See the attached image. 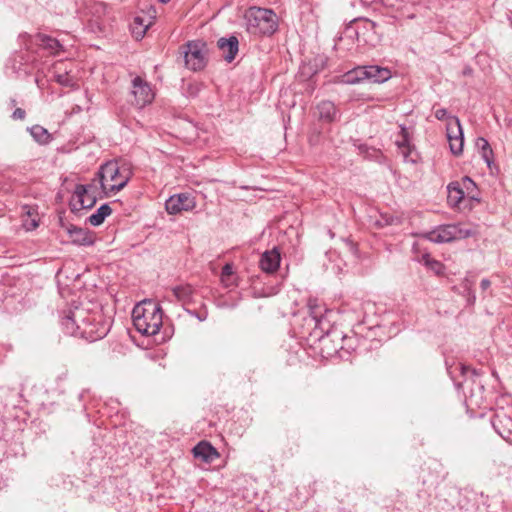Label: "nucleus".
<instances>
[{
	"label": "nucleus",
	"mask_w": 512,
	"mask_h": 512,
	"mask_svg": "<svg viewBox=\"0 0 512 512\" xmlns=\"http://www.w3.org/2000/svg\"><path fill=\"white\" fill-rule=\"evenodd\" d=\"M194 207V198L187 193L173 195L165 203L166 211L169 214H177L182 211H190Z\"/></svg>",
	"instance_id": "9d476101"
},
{
	"label": "nucleus",
	"mask_w": 512,
	"mask_h": 512,
	"mask_svg": "<svg viewBox=\"0 0 512 512\" xmlns=\"http://www.w3.org/2000/svg\"><path fill=\"white\" fill-rule=\"evenodd\" d=\"M399 138L396 140V145L406 162H416V158L413 156V148L409 142V133L404 126H400Z\"/></svg>",
	"instance_id": "ddd939ff"
},
{
	"label": "nucleus",
	"mask_w": 512,
	"mask_h": 512,
	"mask_svg": "<svg viewBox=\"0 0 512 512\" xmlns=\"http://www.w3.org/2000/svg\"><path fill=\"white\" fill-rule=\"evenodd\" d=\"M281 262V254L277 247L272 248L271 250L265 251L260 258V268L262 271L268 274L275 273Z\"/></svg>",
	"instance_id": "9b49d317"
},
{
	"label": "nucleus",
	"mask_w": 512,
	"mask_h": 512,
	"mask_svg": "<svg viewBox=\"0 0 512 512\" xmlns=\"http://www.w3.org/2000/svg\"><path fill=\"white\" fill-rule=\"evenodd\" d=\"M317 111L320 120L333 122L336 119L337 111L335 105L331 101H321L317 105Z\"/></svg>",
	"instance_id": "6ab92c4d"
},
{
	"label": "nucleus",
	"mask_w": 512,
	"mask_h": 512,
	"mask_svg": "<svg viewBox=\"0 0 512 512\" xmlns=\"http://www.w3.org/2000/svg\"><path fill=\"white\" fill-rule=\"evenodd\" d=\"M100 188L97 182H92L88 185L79 184L75 187L71 206L73 210L89 209L92 208L100 195Z\"/></svg>",
	"instance_id": "39448f33"
},
{
	"label": "nucleus",
	"mask_w": 512,
	"mask_h": 512,
	"mask_svg": "<svg viewBox=\"0 0 512 512\" xmlns=\"http://www.w3.org/2000/svg\"><path fill=\"white\" fill-rule=\"evenodd\" d=\"M40 45H42L45 49L50 50L52 53H56L61 45L58 40L51 38L47 35H39L38 36Z\"/></svg>",
	"instance_id": "393cba45"
},
{
	"label": "nucleus",
	"mask_w": 512,
	"mask_h": 512,
	"mask_svg": "<svg viewBox=\"0 0 512 512\" xmlns=\"http://www.w3.org/2000/svg\"><path fill=\"white\" fill-rule=\"evenodd\" d=\"M192 292L193 290L191 286H178L173 289L175 297L182 302L190 300Z\"/></svg>",
	"instance_id": "a878e982"
},
{
	"label": "nucleus",
	"mask_w": 512,
	"mask_h": 512,
	"mask_svg": "<svg viewBox=\"0 0 512 512\" xmlns=\"http://www.w3.org/2000/svg\"><path fill=\"white\" fill-rule=\"evenodd\" d=\"M471 231L458 225H442L426 233L424 237L434 243H445L471 236Z\"/></svg>",
	"instance_id": "0eeeda50"
},
{
	"label": "nucleus",
	"mask_w": 512,
	"mask_h": 512,
	"mask_svg": "<svg viewBox=\"0 0 512 512\" xmlns=\"http://www.w3.org/2000/svg\"><path fill=\"white\" fill-rule=\"evenodd\" d=\"M132 94L135 99L134 103L139 108L152 103L155 97L151 85L139 76L132 80Z\"/></svg>",
	"instance_id": "1a4fd4ad"
},
{
	"label": "nucleus",
	"mask_w": 512,
	"mask_h": 512,
	"mask_svg": "<svg viewBox=\"0 0 512 512\" xmlns=\"http://www.w3.org/2000/svg\"><path fill=\"white\" fill-rule=\"evenodd\" d=\"M65 66L66 64L64 62L56 63L53 66L52 78L60 85L68 87L73 85V79Z\"/></svg>",
	"instance_id": "f3484780"
},
{
	"label": "nucleus",
	"mask_w": 512,
	"mask_h": 512,
	"mask_svg": "<svg viewBox=\"0 0 512 512\" xmlns=\"http://www.w3.org/2000/svg\"><path fill=\"white\" fill-rule=\"evenodd\" d=\"M32 137L40 144H45L50 139L48 131L40 125H35L30 128Z\"/></svg>",
	"instance_id": "b1692460"
},
{
	"label": "nucleus",
	"mask_w": 512,
	"mask_h": 512,
	"mask_svg": "<svg viewBox=\"0 0 512 512\" xmlns=\"http://www.w3.org/2000/svg\"><path fill=\"white\" fill-rule=\"evenodd\" d=\"M446 134L452 154L455 156L461 155L464 147V135L458 117L448 118V123L446 124Z\"/></svg>",
	"instance_id": "6e6552de"
},
{
	"label": "nucleus",
	"mask_w": 512,
	"mask_h": 512,
	"mask_svg": "<svg viewBox=\"0 0 512 512\" xmlns=\"http://www.w3.org/2000/svg\"><path fill=\"white\" fill-rule=\"evenodd\" d=\"M207 45L205 42L190 41L183 47L185 65L193 71L202 70L207 64Z\"/></svg>",
	"instance_id": "423d86ee"
},
{
	"label": "nucleus",
	"mask_w": 512,
	"mask_h": 512,
	"mask_svg": "<svg viewBox=\"0 0 512 512\" xmlns=\"http://www.w3.org/2000/svg\"><path fill=\"white\" fill-rule=\"evenodd\" d=\"M234 275L233 267L231 264L227 263L222 268L221 276H232Z\"/></svg>",
	"instance_id": "473e14b6"
},
{
	"label": "nucleus",
	"mask_w": 512,
	"mask_h": 512,
	"mask_svg": "<svg viewBox=\"0 0 512 512\" xmlns=\"http://www.w3.org/2000/svg\"><path fill=\"white\" fill-rule=\"evenodd\" d=\"M221 283L226 288L233 287L236 285V276H221Z\"/></svg>",
	"instance_id": "c85d7f7f"
},
{
	"label": "nucleus",
	"mask_w": 512,
	"mask_h": 512,
	"mask_svg": "<svg viewBox=\"0 0 512 512\" xmlns=\"http://www.w3.org/2000/svg\"><path fill=\"white\" fill-rule=\"evenodd\" d=\"M162 3H167L169 0H159Z\"/></svg>",
	"instance_id": "58836bf2"
},
{
	"label": "nucleus",
	"mask_w": 512,
	"mask_h": 512,
	"mask_svg": "<svg viewBox=\"0 0 512 512\" xmlns=\"http://www.w3.org/2000/svg\"><path fill=\"white\" fill-rule=\"evenodd\" d=\"M193 454L195 458H199L206 463L213 462L219 456L217 450L210 443L205 441L198 443L193 448Z\"/></svg>",
	"instance_id": "4468645a"
},
{
	"label": "nucleus",
	"mask_w": 512,
	"mask_h": 512,
	"mask_svg": "<svg viewBox=\"0 0 512 512\" xmlns=\"http://www.w3.org/2000/svg\"><path fill=\"white\" fill-rule=\"evenodd\" d=\"M152 23L153 21L151 17L145 18L142 16H136L131 24V32L135 39H142Z\"/></svg>",
	"instance_id": "a211bd4d"
},
{
	"label": "nucleus",
	"mask_w": 512,
	"mask_h": 512,
	"mask_svg": "<svg viewBox=\"0 0 512 512\" xmlns=\"http://www.w3.org/2000/svg\"><path fill=\"white\" fill-rule=\"evenodd\" d=\"M399 222V219L398 218H394V217H389L387 219H385V223L387 225H393L395 223H398Z\"/></svg>",
	"instance_id": "c9c22d12"
},
{
	"label": "nucleus",
	"mask_w": 512,
	"mask_h": 512,
	"mask_svg": "<svg viewBox=\"0 0 512 512\" xmlns=\"http://www.w3.org/2000/svg\"><path fill=\"white\" fill-rule=\"evenodd\" d=\"M459 369L463 375H465L466 372L470 370V368L464 364H459Z\"/></svg>",
	"instance_id": "e433bc0d"
},
{
	"label": "nucleus",
	"mask_w": 512,
	"mask_h": 512,
	"mask_svg": "<svg viewBox=\"0 0 512 512\" xmlns=\"http://www.w3.org/2000/svg\"><path fill=\"white\" fill-rule=\"evenodd\" d=\"M366 78L373 83H382L391 78V72L387 68L370 65L366 66Z\"/></svg>",
	"instance_id": "2eb2a0df"
},
{
	"label": "nucleus",
	"mask_w": 512,
	"mask_h": 512,
	"mask_svg": "<svg viewBox=\"0 0 512 512\" xmlns=\"http://www.w3.org/2000/svg\"><path fill=\"white\" fill-rule=\"evenodd\" d=\"M131 169L125 164L110 161L103 164L94 178L105 196H111L122 190L131 178Z\"/></svg>",
	"instance_id": "f03ea898"
},
{
	"label": "nucleus",
	"mask_w": 512,
	"mask_h": 512,
	"mask_svg": "<svg viewBox=\"0 0 512 512\" xmlns=\"http://www.w3.org/2000/svg\"><path fill=\"white\" fill-rule=\"evenodd\" d=\"M364 80H367L366 66L356 67L342 76V82L346 84H356Z\"/></svg>",
	"instance_id": "aec40b11"
},
{
	"label": "nucleus",
	"mask_w": 512,
	"mask_h": 512,
	"mask_svg": "<svg viewBox=\"0 0 512 512\" xmlns=\"http://www.w3.org/2000/svg\"><path fill=\"white\" fill-rule=\"evenodd\" d=\"M62 326L67 334L94 342L108 334L111 324L100 312L74 307L63 317Z\"/></svg>",
	"instance_id": "f257e3e1"
},
{
	"label": "nucleus",
	"mask_w": 512,
	"mask_h": 512,
	"mask_svg": "<svg viewBox=\"0 0 512 512\" xmlns=\"http://www.w3.org/2000/svg\"><path fill=\"white\" fill-rule=\"evenodd\" d=\"M111 212V207L108 204H103L96 210L95 213L89 216L88 222L92 226H99L104 222L105 218L111 214Z\"/></svg>",
	"instance_id": "5701e85b"
},
{
	"label": "nucleus",
	"mask_w": 512,
	"mask_h": 512,
	"mask_svg": "<svg viewBox=\"0 0 512 512\" xmlns=\"http://www.w3.org/2000/svg\"><path fill=\"white\" fill-rule=\"evenodd\" d=\"M310 316L312 320L314 321L315 326H319L323 321V311L325 309L323 306L318 302L317 299L310 298L307 303Z\"/></svg>",
	"instance_id": "412c9836"
},
{
	"label": "nucleus",
	"mask_w": 512,
	"mask_h": 512,
	"mask_svg": "<svg viewBox=\"0 0 512 512\" xmlns=\"http://www.w3.org/2000/svg\"><path fill=\"white\" fill-rule=\"evenodd\" d=\"M448 202L452 206H457L464 198V192L458 182H452L447 187Z\"/></svg>",
	"instance_id": "4be33fe9"
},
{
	"label": "nucleus",
	"mask_w": 512,
	"mask_h": 512,
	"mask_svg": "<svg viewBox=\"0 0 512 512\" xmlns=\"http://www.w3.org/2000/svg\"><path fill=\"white\" fill-rule=\"evenodd\" d=\"M25 227L27 230L35 229L36 227H38V222L33 219L29 224H25Z\"/></svg>",
	"instance_id": "f704fd0d"
},
{
	"label": "nucleus",
	"mask_w": 512,
	"mask_h": 512,
	"mask_svg": "<svg viewBox=\"0 0 512 512\" xmlns=\"http://www.w3.org/2000/svg\"><path fill=\"white\" fill-rule=\"evenodd\" d=\"M68 233L72 242L75 244L89 246L94 242L91 233L86 229L72 226L68 229Z\"/></svg>",
	"instance_id": "dca6fc26"
},
{
	"label": "nucleus",
	"mask_w": 512,
	"mask_h": 512,
	"mask_svg": "<svg viewBox=\"0 0 512 512\" xmlns=\"http://www.w3.org/2000/svg\"><path fill=\"white\" fill-rule=\"evenodd\" d=\"M25 115H26V113H25V111H24L23 109H21V108H17V109L13 112V114H12V118H13L14 120H23V119L25 118Z\"/></svg>",
	"instance_id": "7c9ffc66"
},
{
	"label": "nucleus",
	"mask_w": 512,
	"mask_h": 512,
	"mask_svg": "<svg viewBox=\"0 0 512 512\" xmlns=\"http://www.w3.org/2000/svg\"><path fill=\"white\" fill-rule=\"evenodd\" d=\"M476 146L482 150V156L485 159V161L489 164L490 156L492 154L489 142L485 138L479 137L476 140Z\"/></svg>",
	"instance_id": "bb28decb"
},
{
	"label": "nucleus",
	"mask_w": 512,
	"mask_h": 512,
	"mask_svg": "<svg viewBox=\"0 0 512 512\" xmlns=\"http://www.w3.org/2000/svg\"><path fill=\"white\" fill-rule=\"evenodd\" d=\"M435 117L438 120H446L448 122V118L451 117L448 115V111L445 108H439L434 113Z\"/></svg>",
	"instance_id": "c756f323"
},
{
	"label": "nucleus",
	"mask_w": 512,
	"mask_h": 512,
	"mask_svg": "<svg viewBox=\"0 0 512 512\" xmlns=\"http://www.w3.org/2000/svg\"><path fill=\"white\" fill-rule=\"evenodd\" d=\"M428 269H430L431 271H433L436 275H441L444 273V270H445V267L444 265L438 261V260H435V259H431V261L428 263V265L426 266Z\"/></svg>",
	"instance_id": "cd10ccee"
},
{
	"label": "nucleus",
	"mask_w": 512,
	"mask_h": 512,
	"mask_svg": "<svg viewBox=\"0 0 512 512\" xmlns=\"http://www.w3.org/2000/svg\"><path fill=\"white\" fill-rule=\"evenodd\" d=\"M245 19L247 31L253 35H272L278 29V17L271 9L251 7Z\"/></svg>",
	"instance_id": "20e7f679"
},
{
	"label": "nucleus",
	"mask_w": 512,
	"mask_h": 512,
	"mask_svg": "<svg viewBox=\"0 0 512 512\" xmlns=\"http://www.w3.org/2000/svg\"><path fill=\"white\" fill-rule=\"evenodd\" d=\"M132 319L139 333L152 336L157 334L162 326V309L152 300H144L133 308Z\"/></svg>",
	"instance_id": "7ed1b4c3"
},
{
	"label": "nucleus",
	"mask_w": 512,
	"mask_h": 512,
	"mask_svg": "<svg viewBox=\"0 0 512 512\" xmlns=\"http://www.w3.org/2000/svg\"><path fill=\"white\" fill-rule=\"evenodd\" d=\"M431 256L429 253H423L421 256L417 257V261L419 263H422L423 265L427 266L428 263L431 261Z\"/></svg>",
	"instance_id": "2f4dec72"
},
{
	"label": "nucleus",
	"mask_w": 512,
	"mask_h": 512,
	"mask_svg": "<svg viewBox=\"0 0 512 512\" xmlns=\"http://www.w3.org/2000/svg\"><path fill=\"white\" fill-rule=\"evenodd\" d=\"M238 46L239 41L236 36L222 37L217 41V47L227 62H232L235 59L238 53Z\"/></svg>",
	"instance_id": "f8f14e48"
},
{
	"label": "nucleus",
	"mask_w": 512,
	"mask_h": 512,
	"mask_svg": "<svg viewBox=\"0 0 512 512\" xmlns=\"http://www.w3.org/2000/svg\"><path fill=\"white\" fill-rule=\"evenodd\" d=\"M491 286V282L488 279H482L480 283V287L482 290H487Z\"/></svg>",
	"instance_id": "72a5a7b5"
},
{
	"label": "nucleus",
	"mask_w": 512,
	"mask_h": 512,
	"mask_svg": "<svg viewBox=\"0 0 512 512\" xmlns=\"http://www.w3.org/2000/svg\"><path fill=\"white\" fill-rule=\"evenodd\" d=\"M463 184L467 187V184L474 185V182L469 177H464Z\"/></svg>",
	"instance_id": "4c0bfd02"
}]
</instances>
